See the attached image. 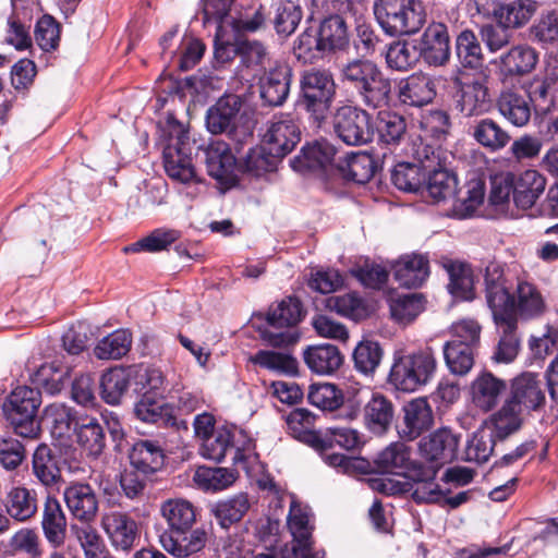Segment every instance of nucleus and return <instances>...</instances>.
I'll return each instance as SVG.
<instances>
[{
    "label": "nucleus",
    "mask_w": 558,
    "mask_h": 558,
    "mask_svg": "<svg viewBox=\"0 0 558 558\" xmlns=\"http://www.w3.org/2000/svg\"><path fill=\"white\" fill-rule=\"evenodd\" d=\"M341 76L356 90L362 104L379 109L389 105L391 81L369 60L355 59L343 65Z\"/></svg>",
    "instance_id": "1"
},
{
    "label": "nucleus",
    "mask_w": 558,
    "mask_h": 558,
    "mask_svg": "<svg viewBox=\"0 0 558 558\" xmlns=\"http://www.w3.org/2000/svg\"><path fill=\"white\" fill-rule=\"evenodd\" d=\"M437 371V360L432 348L396 356L391 365L388 384L402 392H414L429 384Z\"/></svg>",
    "instance_id": "2"
},
{
    "label": "nucleus",
    "mask_w": 558,
    "mask_h": 558,
    "mask_svg": "<svg viewBox=\"0 0 558 558\" xmlns=\"http://www.w3.org/2000/svg\"><path fill=\"white\" fill-rule=\"evenodd\" d=\"M373 11L381 29L390 36L415 34L426 22L421 0H375Z\"/></svg>",
    "instance_id": "3"
},
{
    "label": "nucleus",
    "mask_w": 558,
    "mask_h": 558,
    "mask_svg": "<svg viewBox=\"0 0 558 558\" xmlns=\"http://www.w3.org/2000/svg\"><path fill=\"white\" fill-rule=\"evenodd\" d=\"M41 404V392L28 386L16 387L2 405L5 418L14 433L23 438L37 439L40 424L37 412Z\"/></svg>",
    "instance_id": "4"
},
{
    "label": "nucleus",
    "mask_w": 558,
    "mask_h": 558,
    "mask_svg": "<svg viewBox=\"0 0 558 558\" xmlns=\"http://www.w3.org/2000/svg\"><path fill=\"white\" fill-rule=\"evenodd\" d=\"M335 95L336 83L328 70L313 68L302 72L298 104L316 121L326 118Z\"/></svg>",
    "instance_id": "5"
},
{
    "label": "nucleus",
    "mask_w": 558,
    "mask_h": 558,
    "mask_svg": "<svg viewBox=\"0 0 558 558\" xmlns=\"http://www.w3.org/2000/svg\"><path fill=\"white\" fill-rule=\"evenodd\" d=\"M332 128L337 137L349 146L368 144L374 137L371 114L355 106L339 107L332 116Z\"/></svg>",
    "instance_id": "6"
},
{
    "label": "nucleus",
    "mask_w": 558,
    "mask_h": 558,
    "mask_svg": "<svg viewBox=\"0 0 558 558\" xmlns=\"http://www.w3.org/2000/svg\"><path fill=\"white\" fill-rule=\"evenodd\" d=\"M243 106V99L235 94H225L206 112V126L211 134L226 133L236 143H244L252 137L248 129L236 130V121L240 110Z\"/></svg>",
    "instance_id": "7"
},
{
    "label": "nucleus",
    "mask_w": 558,
    "mask_h": 558,
    "mask_svg": "<svg viewBox=\"0 0 558 558\" xmlns=\"http://www.w3.org/2000/svg\"><path fill=\"white\" fill-rule=\"evenodd\" d=\"M506 399L526 416L541 411L545 407L546 396L539 376L524 372L514 377Z\"/></svg>",
    "instance_id": "8"
},
{
    "label": "nucleus",
    "mask_w": 558,
    "mask_h": 558,
    "mask_svg": "<svg viewBox=\"0 0 558 558\" xmlns=\"http://www.w3.org/2000/svg\"><path fill=\"white\" fill-rule=\"evenodd\" d=\"M175 132V137L171 134L170 143L163 149L165 170L172 180L190 183L196 179V173L187 153L189 138L181 125H177Z\"/></svg>",
    "instance_id": "9"
},
{
    "label": "nucleus",
    "mask_w": 558,
    "mask_h": 558,
    "mask_svg": "<svg viewBox=\"0 0 558 558\" xmlns=\"http://www.w3.org/2000/svg\"><path fill=\"white\" fill-rule=\"evenodd\" d=\"M454 95L456 109L464 117L470 118L489 111L492 96L485 76L472 80L457 81Z\"/></svg>",
    "instance_id": "10"
},
{
    "label": "nucleus",
    "mask_w": 558,
    "mask_h": 558,
    "mask_svg": "<svg viewBox=\"0 0 558 558\" xmlns=\"http://www.w3.org/2000/svg\"><path fill=\"white\" fill-rule=\"evenodd\" d=\"M201 454L216 462L222 461L227 454H231L233 465L247 469V460L251 457V444L247 447H236L233 434L230 429L221 427L204 438L199 448Z\"/></svg>",
    "instance_id": "11"
},
{
    "label": "nucleus",
    "mask_w": 558,
    "mask_h": 558,
    "mask_svg": "<svg viewBox=\"0 0 558 558\" xmlns=\"http://www.w3.org/2000/svg\"><path fill=\"white\" fill-rule=\"evenodd\" d=\"M288 527L293 536L292 551L294 558H320L326 555L317 550L312 537L313 526L310 524V512L302 505L292 501L288 514Z\"/></svg>",
    "instance_id": "12"
},
{
    "label": "nucleus",
    "mask_w": 558,
    "mask_h": 558,
    "mask_svg": "<svg viewBox=\"0 0 558 558\" xmlns=\"http://www.w3.org/2000/svg\"><path fill=\"white\" fill-rule=\"evenodd\" d=\"M492 314L499 335L494 359L497 362L510 363L517 357L521 347L515 306L498 310Z\"/></svg>",
    "instance_id": "13"
},
{
    "label": "nucleus",
    "mask_w": 558,
    "mask_h": 558,
    "mask_svg": "<svg viewBox=\"0 0 558 558\" xmlns=\"http://www.w3.org/2000/svg\"><path fill=\"white\" fill-rule=\"evenodd\" d=\"M64 504L73 519L84 524L95 521L99 510V499L92 485L85 482H71L63 490Z\"/></svg>",
    "instance_id": "14"
},
{
    "label": "nucleus",
    "mask_w": 558,
    "mask_h": 558,
    "mask_svg": "<svg viewBox=\"0 0 558 558\" xmlns=\"http://www.w3.org/2000/svg\"><path fill=\"white\" fill-rule=\"evenodd\" d=\"M459 437L448 428H439L420 440L421 456L441 468L451 463L458 456Z\"/></svg>",
    "instance_id": "15"
},
{
    "label": "nucleus",
    "mask_w": 558,
    "mask_h": 558,
    "mask_svg": "<svg viewBox=\"0 0 558 558\" xmlns=\"http://www.w3.org/2000/svg\"><path fill=\"white\" fill-rule=\"evenodd\" d=\"M421 58L433 66H441L450 59L448 27L442 23H432L424 31L417 44Z\"/></svg>",
    "instance_id": "16"
},
{
    "label": "nucleus",
    "mask_w": 558,
    "mask_h": 558,
    "mask_svg": "<svg viewBox=\"0 0 558 558\" xmlns=\"http://www.w3.org/2000/svg\"><path fill=\"white\" fill-rule=\"evenodd\" d=\"M395 413L396 407L389 397L373 392L363 407V424L372 434L383 436L391 428Z\"/></svg>",
    "instance_id": "17"
},
{
    "label": "nucleus",
    "mask_w": 558,
    "mask_h": 558,
    "mask_svg": "<svg viewBox=\"0 0 558 558\" xmlns=\"http://www.w3.org/2000/svg\"><path fill=\"white\" fill-rule=\"evenodd\" d=\"M32 475L46 489L59 488L63 483L60 458L46 444L38 445L33 452Z\"/></svg>",
    "instance_id": "18"
},
{
    "label": "nucleus",
    "mask_w": 558,
    "mask_h": 558,
    "mask_svg": "<svg viewBox=\"0 0 558 558\" xmlns=\"http://www.w3.org/2000/svg\"><path fill=\"white\" fill-rule=\"evenodd\" d=\"M209 541L206 530L197 527L175 534L162 533L159 542L162 548L175 558H186L201 553Z\"/></svg>",
    "instance_id": "19"
},
{
    "label": "nucleus",
    "mask_w": 558,
    "mask_h": 558,
    "mask_svg": "<svg viewBox=\"0 0 558 558\" xmlns=\"http://www.w3.org/2000/svg\"><path fill=\"white\" fill-rule=\"evenodd\" d=\"M292 70L287 64H276L259 80L260 97L269 106H281L288 98Z\"/></svg>",
    "instance_id": "20"
},
{
    "label": "nucleus",
    "mask_w": 558,
    "mask_h": 558,
    "mask_svg": "<svg viewBox=\"0 0 558 558\" xmlns=\"http://www.w3.org/2000/svg\"><path fill=\"white\" fill-rule=\"evenodd\" d=\"M300 138V129L293 120L279 119L269 124L263 143L270 149V154L282 159L294 149Z\"/></svg>",
    "instance_id": "21"
},
{
    "label": "nucleus",
    "mask_w": 558,
    "mask_h": 558,
    "mask_svg": "<svg viewBox=\"0 0 558 558\" xmlns=\"http://www.w3.org/2000/svg\"><path fill=\"white\" fill-rule=\"evenodd\" d=\"M403 424L399 435L405 440L416 439L433 425V410L425 398L409 401L403 407Z\"/></svg>",
    "instance_id": "22"
},
{
    "label": "nucleus",
    "mask_w": 558,
    "mask_h": 558,
    "mask_svg": "<svg viewBox=\"0 0 558 558\" xmlns=\"http://www.w3.org/2000/svg\"><path fill=\"white\" fill-rule=\"evenodd\" d=\"M532 97L515 88L504 89L497 100L499 113L518 128L525 126L532 114Z\"/></svg>",
    "instance_id": "23"
},
{
    "label": "nucleus",
    "mask_w": 558,
    "mask_h": 558,
    "mask_svg": "<svg viewBox=\"0 0 558 558\" xmlns=\"http://www.w3.org/2000/svg\"><path fill=\"white\" fill-rule=\"evenodd\" d=\"M485 290L487 304L492 312L515 306L514 298L506 287L504 267L496 260H490L485 267Z\"/></svg>",
    "instance_id": "24"
},
{
    "label": "nucleus",
    "mask_w": 558,
    "mask_h": 558,
    "mask_svg": "<svg viewBox=\"0 0 558 558\" xmlns=\"http://www.w3.org/2000/svg\"><path fill=\"white\" fill-rule=\"evenodd\" d=\"M336 153V147L330 142L318 140L304 146L290 163L300 173L326 169L332 163Z\"/></svg>",
    "instance_id": "25"
},
{
    "label": "nucleus",
    "mask_w": 558,
    "mask_h": 558,
    "mask_svg": "<svg viewBox=\"0 0 558 558\" xmlns=\"http://www.w3.org/2000/svg\"><path fill=\"white\" fill-rule=\"evenodd\" d=\"M507 384L489 372L480 374L471 385V396L474 405L484 412H489L499 403L506 392Z\"/></svg>",
    "instance_id": "26"
},
{
    "label": "nucleus",
    "mask_w": 558,
    "mask_h": 558,
    "mask_svg": "<svg viewBox=\"0 0 558 558\" xmlns=\"http://www.w3.org/2000/svg\"><path fill=\"white\" fill-rule=\"evenodd\" d=\"M392 270L400 286L418 288L429 276V260L422 254L404 255L392 265Z\"/></svg>",
    "instance_id": "27"
},
{
    "label": "nucleus",
    "mask_w": 558,
    "mask_h": 558,
    "mask_svg": "<svg viewBox=\"0 0 558 558\" xmlns=\"http://www.w3.org/2000/svg\"><path fill=\"white\" fill-rule=\"evenodd\" d=\"M526 415L505 399L502 405L492 413L484 426L489 429L499 441H505L523 426Z\"/></svg>",
    "instance_id": "28"
},
{
    "label": "nucleus",
    "mask_w": 558,
    "mask_h": 558,
    "mask_svg": "<svg viewBox=\"0 0 558 558\" xmlns=\"http://www.w3.org/2000/svg\"><path fill=\"white\" fill-rule=\"evenodd\" d=\"M208 174L219 182H226L233 174L236 159L229 145L222 141L211 142L203 151Z\"/></svg>",
    "instance_id": "29"
},
{
    "label": "nucleus",
    "mask_w": 558,
    "mask_h": 558,
    "mask_svg": "<svg viewBox=\"0 0 558 558\" xmlns=\"http://www.w3.org/2000/svg\"><path fill=\"white\" fill-rule=\"evenodd\" d=\"M315 415L306 409L299 408L291 411L287 417L286 423L290 435L310 445L315 449H324L328 441L314 430Z\"/></svg>",
    "instance_id": "30"
},
{
    "label": "nucleus",
    "mask_w": 558,
    "mask_h": 558,
    "mask_svg": "<svg viewBox=\"0 0 558 558\" xmlns=\"http://www.w3.org/2000/svg\"><path fill=\"white\" fill-rule=\"evenodd\" d=\"M160 513L169 527L163 533L187 532L196 521L194 505L183 498H172L163 501L160 506Z\"/></svg>",
    "instance_id": "31"
},
{
    "label": "nucleus",
    "mask_w": 558,
    "mask_h": 558,
    "mask_svg": "<svg viewBox=\"0 0 558 558\" xmlns=\"http://www.w3.org/2000/svg\"><path fill=\"white\" fill-rule=\"evenodd\" d=\"M436 94L435 80L427 74L415 73L403 81L399 97L404 105L422 107L432 102Z\"/></svg>",
    "instance_id": "32"
},
{
    "label": "nucleus",
    "mask_w": 558,
    "mask_h": 558,
    "mask_svg": "<svg viewBox=\"0 0 558 558\" xmlns=\"http://www.w3.org/2000/svg\"><path fill=\"white\" fill-rule=\"evenodd\" d=\"M471 136L483 148L496 153L511 142V135L499 122L493 118H483L471 126Z\"/></svg>",
    "instance_id": "33"
},
{
    "label": "nucleus",
    "mask_w": 558,
    "mask_h": 558,
    "mask_svg": "<svg viewBox=\"0 0 558 558\" xmlns=\"http://www.w3.org/2000/svg\"><path fill=\"white\" fill-rule=\"evenodd\" d=\"M41 526L46 539L52 547L63 545L66 535V517L59 500L50 494L45 498Z\"/></svg>",
    "instance_id": "34"
},
{
    "label": "nucleus",
    "mask_w": 558,
    "mask_h": 558,
    "mask_svg": "<svg viewBox=\"0 0 558 558\" xmlns=\"http://www.w3.org/2000/svg\"><path fill=\"white\" fill-rule=\"evenodd\" d=\"M449 276L448 290L453 298L461 301H472L475 298L474 274L466 262L448 259L442 263Z\"/></svg>",
    "instance_id": "35"
},
{
    "label": "nucleus",
    "mask_w": 558,
    "mask_h": 558,
    "mask_svg": "<svg viewBox=\"0 0 558 558\" xmlns=\"http://www.w3.org/2000/svg\"><path fill=\"white\" fill-rule=\"evenodd\" d=\"M76 441L88 456L97 458L106 448V434L99 420L84 416L76 418L74 425Z\"/></svg>",
    "instance_id": "36"
},
{
    "label": "nucleus",
    "mask_w": 558,
    "mask_h": 558,
    "mask_svg": "<svg viewBox=\"0 0 558 558\" xmlns=\"http://www.w3.org/2000/svg\"><path fill=\"white\" fill-rule=\"evenodd\" d=\"M323 52L343 51L350 45V31L345 19L339 14L325 17L317 29Z\"/></svg>",
    "instance_id": "37"
},
{
    "label": "nucleus",
    "mask_w": 558,
    "mask_h": 558,
    "mask_svg": "<svg viewBox=\"0 0 558 558\" xmlns=\"http://www.w3.org/2000/svg\"><path fill=\"white\" fill-rule=\"evenodd\" d=\"M303 359L307 367L318 375H331L343 363L338 347L329 343L308 347L303 353Z\"/></svg>",
    "instance_id": "38"
},
{
    "label": "nucleus",
    "mask_w": 558,
    "mask_h": 558,
    "mask_svg": "<svg viewBox=\"0 0 558 558\" xmlns=\"http://www.w3.org/2000/svg\"><path fill=\"white\" fill-rule=\"evenodd\" d=\"M3 505L12 519L24 522L37 512V494L25 486H14L8 492Z\"/></svg>",
    "instance_id": "39"
},
{
    "label": "nucleus",
    "mask_w": 558,
    "mask_h": 558,
    "mask_svg": "<svg viewBox=\"0 0 558 558\" xmlns=\"http://www.w3.org/2000/svg\"><path fill=\"white\" fill-rule=\"evenodd\" d=\"M546 187V179L537 170H525L514 181V204L522 209L531 208Z\"/></svg>",
    "instance_id": "40"
},
{
    "label": "nucleus",
    "mask_w": 558,
    "mask_h": 558,
    "mask_svg": "<svg viewBox=\"0 0 558 558\" xmlns=\"http://www.w3.org/2000/svg\"><path fill=\"white\" fill-rule=\"evenodd\" d=\"M410 464V451L400 441L391 442L374 459V470L381 474L403 475Z\"/></svg>",
    "instance_id": "41"
},
{
    "label": "nucleus",
    "mask_w": 558,
    "mask_h": 558,
    "mask_svg": "<svg viewBox=\"0 0 558 558\" xmlns=\"http://www.w3.org/2000/svg\"><path fill=\"white\" fill-rule=\"evenodd\" d=\"M538 7L539 4L535 0H512L498 5L494 15L497 22L508 28H520L531 20Z\"/></svg>",
    "instance_id": "42"
},
{
    "label": "nucleus",
    "mask_w": 558,
    "mask_h": 558,
    "mask_svg": "<svg viewBox=\"0 0 558 558\" xmlns=\"http://www.w3.org/2000/svg\"><path fill=\"white\" fill-rule=\"evenodd\" d=\"M163 460L162 449L151 440L135 442L130 452L131 465L143 474H151L160 470Z\"/></svg>",
    "instance_id": "43"
},
{
    "label": "nucleus",
    "mask_w": 558,
    "mask_h": 558,
    "mask_svg": "<svg viewBox=\"0 0 558 558\" xmlns=\"http://www.w3.org/2000/svg\"><path fill=\"white\" fill-rule=\"evenodd\" d=\"M384 350L378 341L372 339L361 340L352 353L354 369L367 377H372L379 367Z\"/></svg>",
    "instance_id": "44"
},
{
    "label": "nucleus",
    "mask_w": 558,
    "mask_h": 558,
    "mask_svg": "<svg viewBox=\"0 0 558 558\" xmlns=\"http://www.w3.org/2000/svg\"><path fill=\"white\" fill-rule=\"evenodd\" d=\"M426 300L421 293H404L389 301L391 317L400 325H409L425 310Z\"/></svg>",
    "instance_id": "45"
},
{
    "label": "nucleus",
    "mask_w": 558,
    "mask_h": 558,
    "mask_svg": "<svg viewBox=\"0 0 558 558\" xmlns=\"http://www.w3.org/2000/svg\"><path fill=\"white\" fill-rule=\"evenodd\" d=\"M527 37L542 48L558 45V12L555 10L543 12L529 27Z\"/></svg>",
    "instance_id": "46"
},
{
    "label": "nucleus",
    "mask_w": 558,
    "mask_h": 558,
    "mask_svg": "<svg viewBox=\"0 0 558 558\" xmlns=\"http://www.w3.org/2000/svg\"><path fill=\"white\" fill-rule=\"evenodd\" d=\"M251 507L248 497L244 493L236 494L228 499L216 502L211 512L223 529L239 522Z\"/></svg>",
    "instance_id": "47"
},
{
    "label": "nucleus",
    "mask_w": 558,
    "mask_h": 558,
    "mask_svg": "<svg viewBox=\"0 0 558 558\" xmlns=\"http://www.w3.org/2000/svg\"><path fill=\"white\" fill-rule=\"evenodd\" d=\"M130 385V373L123 367L110 368L101 376L100 395L102 400L111 405L121 402Z\"/></svg>",
    "instance_id": "48"
},
{
    "label": "nucleus",
    "mask_w": 558,
    "mask_h": 558,
    "mask_svg": "<svg viewBox=\"0 0 558 558\" xmlns=\"http://www.w3.org/2000/svg\"><path fill=\"white\" fill-rule=\"evenodd\" d=\"M456 54L463 68L478 69L484 62L481 43L474 32L462 31L456 39Z\"/></svg>",
    "instance_id": "49"
},
{
    "label": "nucleus",
    "mask_w": 558,
    "mask_h": 558,
    "mask_svg": "<svg viewBox=\"0 0 558 558\" xmlns=\"http://www.w3.org/2000/svg\"><path fill=\"white\" fill-rule=\"evenodd\" d=\"M421 59V52L415 40H398L391 44L386 52V62L397 71L412 69Z\"/></svg>",
    "instance_id": "50"
},
{
    "label": "nucleus",
    "mask_w": 558,
    "mask_h": 558,
    "mask_svg": "<svg viewBox=\"0 0 558 558\" xmlns=\"http://www.w3.org/2000/svg\"><path fill=\"white\" fill-rule=\"evenodd\" d=\"M425 173V189L435 202L445 201L456 194V177L445 168V162L437 169H430Z\"/></svg>",
    "instance_id": "51"
},
{
    "label": "nucleus",
    "mask_w": 558,
    "mask_h": 558,
    "mask_svg": "<svg viewBox=\"0 0 558 558\" xmlns=\"http://www.w3.org/2000/svg\"><path fill=\"white\" fill-rule=\"evenodd\" d=\"M474 350L466 343L447 341L442 351L449 371L460 376L468 374L474 364Z\"/></svg>",
    "instance_id": "52"
},
{
    "label": "nucleus",
    "mask_w": 558,
    "mask_h": 558,
    "mask_svg": "<svg viewBox=\"0 0 558 558\" xmlns=\"http://www.w3.org/2000/svg\"><path fill=\"white\" fill-rule=\"evenodd\" d=\"M131 344V333L125 329H118L98 341L94 354L99 360H117L130 351Z\"/></svg>",
    "instance_id": "53"
},
{
    "label": "nucleus",
    "mask_w": 558,
    "mask_h": 558,
    "mask_svg": "<svg viewBox=\"0 0 558 558\" xmlns=\"http://www.w3.org/2000/svg\"><path fill=\"white\" fill-rule=\"evenodd\" d=\"M302 319L301 302L293 296H288L277 305L271 306L267 313V323L276 328H289L299 324Z\"/></svg>",
    "instance_id": "54"
},
{
    "label": "nucleus",
    "mask_w": 558,
    "mask_h": 558,
    "mask_svg": "<svg viewBox=\"0 0 558 558\" xmlns=\"http://www.w3.org/2000/svg\"><path fill=\"white\" fill-rule=\"evenodd\" d=\"M236 477V472L226 468L199 466L193 480L204 490L219 492L231 486Z\"/></svg>",
    "instance_id": "55"
},
{
    "label": "nucleus",
    "mask_w": 558,
    "mask_h": 558,
    "mask_svg": "<svg viewBox=\"0 0 558 558\" xmlns=\"http://www.w3.org/2000/svg\"><path fill=\"white\" fill-rule=\"evenodd\" d=\"M326 306L330 311L356 322L366 318L369 314L365 301L353 292L328 298Z\"/></svg>",
    "instance_id": "56"
},
{
    "label": "nucleus",
    "mask_w": 558,
    "mask_h": 558,
    "mask_svg": "<svg viewBox=\"0 0 558 558\" xmlns=\"http://www.w3.org/2000/svg\"><path fill=\"white\" fill-rule=\"evenodd\" d=\"M538 60L534 48L526 45L512 47L501 57V63L505 70L510 74L523 75L530 73Z\"/></svg>",
    "instance_id": "57"
},
{
    "label": "nucleus",
    "mask_w": 558,
    "mask_h": 558,
    "mask_svg": "<svg viewBox=\"0 0 558 558\" xmlns=\"http://www.w3.org/2000/svg\"><path fill=\"white\" fill-rule=\"evenodd\" d=\"M134 413L145 423H159L167 420L170 409L165 402L163 396L145 391L136 402Z\"/></svg>",
    "instance_id": "58"
},
{
    "label": "nucleus",
    "mask_w": 558,
    "mask_h": 558,
    "mask_svg": "<svg viewBox=\"0 0 558 558\" xmlns=\"http://www.w3.org/2000/svg\"><path fill=\"white\" fill-rule=\"evenodd\" d=\"M376 130L379 140L388 145L399 144L407 131L404 118L393 111H379Z\"/></svg>",
    "instance_id": "59"
},
{
    "label": "nucleus",
    "mask_w": 558,
    "mask_h": 558,
    "mask_svg": "<svg viewBox=\"0 0 558 558\" xmlns=\"http://www.w3.org/2000/svg\"><path fill=\"white\" fill-rule=\"evenodd\" d=\"M426 173L415 163L400 162L391 172V182L403 192H418L425 183Z\"/></svg>",
    "instance_id": "60"
},
{
    "label": "nucleus",
    "mask_w": 558,
    "mask_h": 558,
    "mask_svg": "<svg viewBox=\"0 0 558 558\" xmlns=\"http://www.w3.org/2000/svg\"><path fill=\"white\" fill-rule=\"evenodd\" d=\"M250 361L272 372L286 375H295L298 373L296 359L287 353L259 350L250 357Z\"/></svg>",
    "instance_id": "61"
},
{
    "label": "nucleus",
    "mask_w": 558,
    "mask_h": 558,
    "mask_svg": "<svg viewBox=\"0 0 558 558\" xmlns=\"http://www.w3.org/2000/svg\"><path fill=\"white\" fill-rule=\"evenodd\" d=\"M497 441V437L483 425L468 441L465 459L476 463L486 462L493 454Z\"/></svg>",
    "instance_id": "62"
},
{
    "label": "nucleus",
    "mask_w": 558,
    "mask_h": 558,
    "mask_svg": "<svg viewBox=\"0 0 558 558\" xmlns=\"http://www.w3.org/2000/svg\"><path fill=\"white\" fill-rule=\"evenodd\" d=\"M515 313L523 318H533L544 312L545 303L538 290L531 283L521 281L517 288Z\"/></svg>",
    "instance_id": "63"
},
{
    "label": "nucleus",
    "mask_w": 558,
    "mask_h": 558,
    "mask_svg": "<svg viewBox=\"0 0 558 558\" xmlns=\"http://www.w3.org/2000/svg\"><path fill=\"white\" fill-rule=\"evenodd\" d=\"M180 238V232L173 229H156L147 236L138 240L137 242L125 246V253L145 252H160L166 250L169 245L174 243Z\"/></svg>",
    "instance_id": "64"
}]
</instances>
